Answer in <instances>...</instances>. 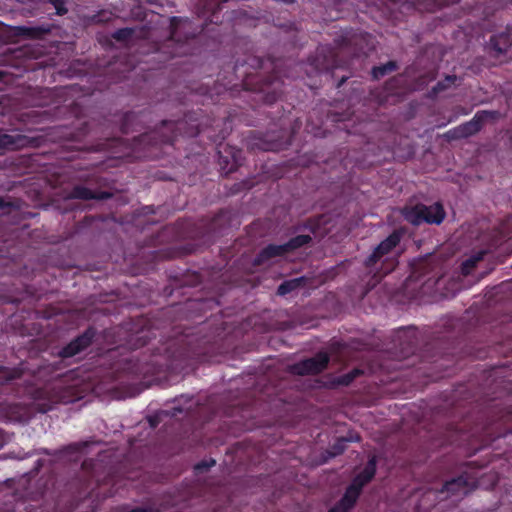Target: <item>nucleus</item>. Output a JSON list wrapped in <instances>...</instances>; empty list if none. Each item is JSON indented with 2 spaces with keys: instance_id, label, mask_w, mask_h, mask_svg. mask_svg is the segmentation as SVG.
<instances>
[{
  "instance_id": "54",
  "label": "nucleus",
  "mask_w": 512,
  "mask_h": 512,
  "mask_svg": "<svg viewBox=\"0 0 512 512\" xmlns=\"http://www.w3.org/2000/svg\"><path fill=\"white\" fill-rule=\"evenodd\" d=\"M7 206L8 204L5 202V200L2 197H0V209H3Z\"/></svg>"
},
{
  "instance_id": "38",
  "label": "nucleus",
  "mask_w": 512,
  "mask_h": 512,
  "mask_svg": "<svg viewBox=\"0 0 512 512\" xmlns=\"http://www.w3.org/2000/svg\"><path fill=\"white\" fill-rule=\"evenodd\" d=\"M228 414L233 417L239 415L241 419L246 418V416H251L249 410L243 407H234Z\"/></svg>"
},
{
  "instance_id": "39",
  "label": "nucleus",
  "mask_w": 512,
  "mask_h": 512,
  "mask_svg": "<svg viewBox=\"0 0 512 512\" xmlns=\"http://www.w3.org/2000/svg\"><path fill=\"white\" fill-rule=\"evenodd\" d=\"M254 183L252 181H243L241 183H238L235 185V189L233 190V193L240 192L241 190L245 189H251L253 187Z\"/></svg>"
},
{
  "instance_id": "58",
  "label": "nucleus",
  "mask_w": 512,
  "mask_h": 512,
  "mask_svg": "<svg viewBox=\"0 0 512 512\" xmlns=\"http://www.w3.org/2000/svg\"><path fill=\"white\" fill-rule=\"evenodd\" d=\"M145 209L148 210V212H153L152 207L150 206H146Z\"/></svg>"
},
{
  "instance_id": "27",
  "label": "nucleus",
  "mask_w": 512,
  "mask_h": 512,
  "mask_svg": "<svg viewBox=\"0 0 512 512\" xmlns=\"http://www.w3.org/2000/svg\"><path fill=\"white\" fill-rule=\"evenodd\" d=\"M312 241V237L310 235H297L289 239L288 242L284 243V248L286 249V253H290L296 249H299Z\"/></svg>"
},
{
  "instance_id": "16",
  "label": "nucleus",
  "mask_w": 512,
  "mask_h": 512,
  "mask_svg": "<svg viewBox=\"0 0 512 512\" xmlns=\"http://www.w3.org/2000/svg\"><path fill=\"white\" fill-rule=\"evenodd\" d=\"M394 341L402 357L414 354L417 349L415 331L410 328L399 329L394 336Z\"/></svg>"
},
{
  "instance_id": "19",
  "label": "nucleus",
  "mask_w": 512,
  "mask_h": 512,
  "mask_svg": "<svg viewBox=\"0 0 512 512\" xmlns=\"http://www.w3.org/2000/svg\"><path fill=\"white\" fill-rule=\"evenodd\" d=\"M286 249L284 248V244H268L264 248H262L259 253L255 256L253 260L254 266H261L268 263L270 260L285 256Z\"/></svg>"
},
{
  "instance_id": "30",
  "label": "nucleus",
  "mask_w": 512,
  "mask_h": 512,
  "mask_svg": "<svg viewBox=\"0 0 512 512\" xmlns=\"http://www.w3.org/2000/svg\"><path fill=\"white\" fill-rule=\"evenodd\" d=\"M456 80V75H447L443 80L438 81L432 88V94L437 95L438 93L449 89L455 84Z\"/></svg>"
},
{
  "instance_id": "51",
  "label": "nucleus",
  "mask_w": 512,
  "mask_h": 512,
  "mask_svg": "<svg viewBox=\"0 0 512 512\" xmlns=\"http://www.w3.org/2000/svg\"><path fill=\"white\" fill-rule=\"evenodd\" d=\"M347 78V76H342L336 87L340 88L346 82Z\"/></svg>"
},
{
  "instance_id": "60",
  "label": "nucleus",
  "mask_w": 512,
  "mask_h": 512,
  "mask_svg": "<svg viewBox=\"0 0 512 512\" xmlns=\"http://www.w3.org/2000/svg\"><path fill=\"white\" fill-rule=\"evenodd\" d=\"M176 21V17H173L172 19V25L174 26V22Z\"/></svg>"
},
{
  "instance_id": "10",
  "label": "nucleus",
  "mask_w": 512,
  "mask_h": 512,
  "mask_svg": "<svg viewBox=\"0 0 512 512\" xmlns=\"http://www.w3.org/2000/svg\"><path fill=\"white\" fill-rule=\"evenodd\" d=\"M217 154L220 170L225 175L233 173L242 164L243 151L234 146L219 143Z\"/></svg>"
},
{
  "instance_id": "5",
  "label": "nucleus",
  "mask_w": 512,
  "mask_h": 512,
  "mask_svg": "<svg viewBox=\"0 0 512 512\" xmlns=\"http://www.w3.org/2000/svg\"><path fill=\"white\" fill-rule=\"evenodd\" d=\"M279 121L281 129L278 133H275L274 131H269L265 134L254 132V141L250 144L251 148L274 152L288 148L291 145L292 136L295 133L296 126L299 127L300 124L298 125V122L296 121L292 131L288 132L286 129H283V126L285 125L284 120L280 118Z\"/></svg>"
},
{
  "instance_id": "31",
  "label": "nucleus",
  "mask_w": 512,
  "mask_h": 512,
  "mask_svg": "<svg viewBox=\"0 0 512 512\" xmlns=\"http://www.w3.org/2000/svg\"><path fill=\"white\" fill-rule=\"evenodd\" d=\"M20 372L16 369H8L0 365V380L1 383H7L20 377Z\"/></svg>"
},
{
  "instance_id": "17",
  "label": "nucleus",
  "mask_w": 512,
  "mask_h": 512,
  "mask_svg": "<svg viewBox=\"0 0 512 512\" xmlns=\"http://www.w3.org/2000/svg\"><path fill=\"white\" fill-rule=\"evenodd\" d=\"M475 487V482L470 481L467 475L462 474L459 475L458 477L446 481L440 492H446L447 494L452 496H464L467 495L472 490H474Z\"/></svg>"
},
{
  "instance_id": "25",
  "label": "nucleus",
  "mask_w": 512,
  "mask_h": 512,
  "mask_svg": "<svg viewBox=\"0 0 512 512\" xmlns=\"http://www.w3.org/2000/svg\"><path fill=\"white\" fill-rule=\"evenodd\" d=\"M361 493L360 490L350 484L345 489L343 496L338 502L341 503L342 506H345L346 509L351 510L356 505Z\"/></svg>"
},
{
  "instance_id": "43",
  "label": "nucleus",
  "mask_w": 512,
  "mask_h": 512,
  "mask_svg": "<svg viewBox=\"0 0 512 512\" xmlns=\"http://www.w3.org/2000/svg\"><path fill=\"white\" fill-rule=\"evenodd\" d=\"M349 509H346L345 506H342L341 503L337 502L333 507L329 509L328 512H349Z\"/></svg>"
},
{
  "instance_id": "40",
  "label": "nucleus",
  "mask_w": 512,
  "mask_h": 512,
  "mask_svg": "<svg viewBox=\"0 0 512 512\" xmlns=\"http://www.w3.org/2000/svg\"><path fill=\"white\" fill-rule=\"evenodd\" d=\"M85 446H87L86 443H72V444H69L67 447H65V451L71 452V453L79 452Z\"/></svg>"
},
{
  "instance_id": "7",
  "label": "nucleus",
  "mask_w": 512,
  "mask_h": 512,
  "mask_svg": "<svg viewBox=\"0 0 512 512\" xmlns=\"http://www.w3.org/2000/svg\"><path fill=\"white\" fill-rule=\"evenodd\" d=\"M404 215L406 220L413 225H420L424 222L439 225L443 222L446 213L443 205L437 202L430 206L417 204L407 209Z\"/></svg>"
},
{
  "instance_id": "24",
  "label": "nucleus",
  "mask_w": 512,
  "mask_h": 512,
  "mask_svg": "<svg viewBox=\"0 0 512 512\" xmlns=\"http://www.w3.org/2000/svg\"><path fill=\"white\" fill-rule=\"evenodd\" d=\"M486 254V250H479L464 260L461 264V273L464 276L470 275L477 264L484 259Z\"/></svg>"
},
{
  "instance_id": "9",
  "label": "nucleus",
  "mask_w": 512,
  "mask_h": 512,
  "mask_svg": "<svg viewBox=\"0 0 512 512\" xmlns=\"http://www.w3.org/2000/svg\"><path fill=\"white\" fill-rule=\"evenodd\" d=\"M308 62L316 72H328L342 67L338 51L331 45H319L315 54L308 58Z\"/></svg>"
},
{
  "instance_id": "21",
  "label": "nucleus",
  "mask_w": 512,
  "mask_h": 512,
  "mask_svg": "<svg viewBox=\"0 0 512 512\" xmlns=\"http://www.w3.org/2000/svg\"><path fill=\"white\" fill-rule=\"evenodd\" d=\"M144 117L143 112L128 111L121 118L120 130L123 134L137 131V125Z\"/></svg>"
},
{
  "instance_id": "22",
  "label": "nucleus",
  "mask_w": 512,
  "mask_h": 512,
  "mask_svg": "<svg viewBox=\"0 0 512 512\" xmlns=\"http://www.w3.org/2000/svg\"><path fill=\"white\" fill-rule=\"evenodd\" d=\"M51 29L47 26H17L15 32L17 36L28 39H41L49 34Z\"/></svg>"
},
{
  "instance_id": "8",
  "label": "nucleus",
  "mask_w": 512,
  "mask_h": 512,
  "mask_svg": "<svg viewBox=\"0 0 512 512\" xmlns=\"http://www.w3.org/2000/svg\"><path fill=\"white\" fill-rule=\"evenodd\" d=\"M500 113L494 110H480L477 111L474 117L447 132V137L450 139L468 138L477 134L487 121L497 120Z\"/></svg>"
},
{
  "instance_id": "6",
  "label": "nucleus",
  "mask_w": 512,
  "mask_h": 512,
  "mask_svg": "<svg viewBox=\"0 0 512 512\" xmlns=\"http://www.w3.org/2000/svg\"><path fill=\"white\" fill-rule=\"evenodd\" d=\"M492 408L488 423L484 427V434L489 441H495L512 433V407L494 403Z\"/></svg>"
},
{
  "instance_id": "45",
  "label": "nucleus",
  "mask_w": 512,
  "mask_h": 512,
  "mask_svg": "<svg viewBox=\"0 0 512 512\" xmlns=\"http://www.w3.org/2000/svg\"><path fill=\"white\" fill-rule=\"evenodd\" d=\"M152 372H154V370H153V369H151L150 367H146V368H138V367H137V368L134 370V373H135V374H138V375H140V374H144V375H145V374L152 373Z\"/></svg>"
},
{
  "instance_id": "26",
  "label": "nucleus",
  "mask_w": 512,
  "mask_h": 512,
  "mask_svg": "<svg viewBox=\"0 0 512 512\" xmlns=\"http://www.w3.org/2000/svg\"><path fill=\"white\" fill-rule=\"evenodd\" d=\"M354 441H360L359 436H349V437H340L338 438L327 450V453L329 454V457H336L338 455H341L346 450V443L347 442H354Z\"/></svg>"
},
{
  "instance_id": "50",
  "label": "nucleus",
  "mask_w": 512,
  "mask_h": 512,
  "mask_svg": "<svg viewBox=\"0 0 512 512\" xmlns=\"http://www.w3.org/2000/svg\"><path fill=\"white\" fill-rule=\"evenodd\" d=\"M4 444H5V437H4L3 431L0 429V449L4 446Z\"/></svg>"
},
{
  "instance_id": "55",
  "label": "nucleus",
  "mask_w": 512,
  "mask_h": 512,
  "mask_svg": "<svg viewBox=\"0 0 512 512\" xmlns=\"http://www.w3.org/2000/svg\"><path fill=\"white\" fill-rule=\"evenodd\" d=\"M173 410H174L173 415H176L177 413H182V411H183L182 408H177V407H174Z\"/></svg>"
},
{
  "instance_id": "56",
  "label": "nucleus",
  "mask_w": 512,
  "mask_h": 512,
  "mask_svg": "<svg viewBox=\"0 0 512 512\" xmlns=\"http://www.w3.org/2000/svg\"><path fill=\"white\" fill-rule=\"evenodd\" d=\"M234 69H235V72L236 73H239V70H240V65L238 62H236L235 66H234Z\"/></svg>"
},
{
  "instance_id": "1",
  "label": "nucleus",
  "mask_w": 512,
  "mask_h": 512,
  "mask_svg": "<svg viewBox=\"0 0 512 512\" xmlns=\"http://www.w3.org/2000/svg\"><path fill=\"white\" fill-rule=\"evenodd\" d=\"M207 132L212 141L224 140L227 132L221 130L219 134H212L203 121L199 120L198 112H189L179 120H162L160 125L147 131L134 139V146L140 156L156 159L160 157L163 146H173L178 136L196 137Z\"/></svg>"
},
{
  "instance_id": "18",
  "label": "nucleus",
  "mask_w": 512,
  "mask_h": 512,
  "mask_svg": "<svg viewBox=\"0 0 512 512\" xmlns=\"http://www.w3.org/2000/svg\"><path fill=\"white\" fill-rule=\"evenodd\" d=\"M377 462V456L371 455L363 470L352 479L350 484L362 492L363 488L374 479L377 472Z\"/></svg>"
},
{
  "instance_id": "4",
  "label": "nucleus",
  "mask_w": 512,
  "mask_h": 512,
  "mask_svg": "<svg viewBox=\"0 0 512 512\" xmlns=\"http://www.w3.org/2000/svg\"><path fill=\"white\" fill-rule=\"evenodd\" d=\"M197 340L196 336L185 334L171 341L166 348L169 358L167 368L181 371L190 365V361L200 360L204 351L196 345Z\"/></svg>"
},
{
  "instance_id": "53",
  "label": "nucleus",
  "mask_w": 512,
  "mask_h": 512,
  "mask_svg": "<svg viewBox=\"0 0 512 512\" xmlns=\"http://www.w3.org/2000/svg\"><path fill=\"white\" fill-rule=\"evenodd\" d=\"M39 454H45V455H53V453H51L48 449H41L39 452Z\"/></svg>"
},
{
  "instance_id": "52",
  "label": "nucleus",
  "mask_w": 512,
  "mask_h": 512,
  "mask_svg": "<svg viewBox=\"0 0 512 512\" xmlns=\"http://www.w3.org/2000/svg\"><path fill=\"white\" fill-rule=\"evenodd\" d=\"M313 221L312 220H308L307 221V224L305 225V228H309L312 232H314V227H313Z\"/></svg>"
},
{
  "instance_id": "29",
  "label": "nucleus",
  "mask_w": 512,
  "mask_h": 512,
  "mask_svg": "<svg viewBox=\"0 0 512 512\" xmlns=\"http://www.w3.org/2000/svg\"><path fill=\"white\" fill-rule=\"evenodd\" d=\"M124 144V140L119 137H113L106 139L104 142L99 143L92 147V151H108L110 148H116L122 146Z\"/></svg>"
},
{
  "instance_id": "37",
  "label": "nucleus",
  "mask_w": 512,
  "mask_h": 512,
  "mask_svg": "<svg viewBox=\"0 0 512 512\" xmlns=\"http://www.w3.org/2000/svg\"><path fill=\"white\" fill-rule=\"evenodd\" d=\"M49 3L54 6L57 15L63 16L67 14L68 9L64 0H49Z\"/></svg>"
},
{
  "instance_id": "12",
  "label": "nucleus",
  "mask_w": 512,
  "mask_h": 512,
  "mask_svg": "<svg viewBox=\"0 0 512 512\" xmlns=\"http://www.w3.org/2000/svg\"><path fill=\"white\" fill-rule=\"evenodd\" d=\"M329 364V356L319 352L314 357L304 359L292 366V372L297 375H316L324 371Z\"/></svg>"
},
{
  "instance_id": "47",
  "label": "nucleus",
  "mask_w": 512,
  "mask_h": 512,
  "mask_svg": "<svg viewBox=\"0 0 512 512\" xmlns=\"http://www.w3.org/2000/svg\"><path fill=\"white\" fill-rule=\"evenodd\" d=\"M127 512H152V509L146 507H135Z\"/></svg>"
},
{
  "instance_id": "44",
  "label": "nucleus",
  "mask_w": 512,
  "mask_h": 512,
  "mask_svg": "<svg viewBox=\"0 0 512 512\" xmlns=\"http://www.w3.org/2000/svg\"><path fill=\"white\" fill-rule=\"evenodd\" d=\"M148 422L152 428H156L161 422V420L158 415H153L148 418Z\"/></svg>"
},
{
  "instance_id": "33",
  "label": "nucleus",
  "mask_w": 512,
  "mask_h": 512,
  "mask_svg": "<svg viewBox=\"0 0 512 512\" xmlns=\"http://www.w3.org/2000/svg\"><path fill=\"white\" fill-rule=\"evenodd\" d=\"M133 34V30L131 28H120V29H117L113 34H112V37L116 40V41H119V42H124V41H127L128 39L131 38Z\"/></svg>"
},
{
  "instance_id": "15",
  "label": "nucleus",
  "mask_w": 512,
  "mask_h": 512,
  "mask_svg": "<svg viewBox=\"0 0 512 512\" xmlns=\"http://www.w3.org/2000/svg\"><path fill=\"white\" fill-rule=\"evenodd\" d=\"M511 47L512 30L509 28L492 35L487 46L489 54L496 58L505 55Z\"/></svg>"
},
{
  "instance_id": "20",
  "label": "nucleus",
  "mask_w": 512,
  "mask_h": 512,
  "mask_svg": "<svg viewBox=\"0 0 512 512\" xmlns=\"http://www.w3.org/2000/svg\"><path fill=\"white\" fill-rule=\"evenodd\" d=\"M110 197H111V194L109 192L93 191L90 188H87L82 185H76L70 191V198H72V199L101 200V199H108Z\"/></svg>"
},
{
  "instance_id": "42",
  "label": "nucleus",
  "mask_w": 512,
  "mask_h": 512,
  "mask_svg": "<svg viewBox=\"0 0 512 512\" xmlns=\"http://www.w3.org/2000/svg\"><path fill=\"white\" fill-rule=\"evenodd\" d=\"M259 424V421L245 420L243 423H241V430H252L255 426Z\"/></svg>"
},
{
  "instance_id": "11",
  "label": "nucleus",
  "mask_w": 512,
  "mask_h": 512,
  "mask_svg": "<svg viewBox=\"0 0 512 512\" xmlns=\"http://www.w3.org/2000/svg\"><path fill=\"white\" fill-rule=\"evenodd\" d=\"M435 259L432 256L420 258L411 265L409 279L413 281L429 282L431 280L437 283L440 279L439 272L435 271Z\"/></svg>"
},
{
  "instance_id": "32",
  "label": "nucleus",
  "mask_w": 512,
  "mask_h": 512,
  "mask_svg": "<svg viewBox=\"0 0 512 512\" xmlns=\"http://www.w3.org/2000/svg\"><path fill=\"white\" fill-rule=\"evenodd\" d=\"M358 374H359V370L354 369L351 372H348L346 374L339 376L336 380V383L341 386H348L353 382V380L356 378V376Z\"/></svg>"
},
{
  "instance_id": "13",
  "label": "nucleus",
  "mask_w": 512,
  "mask_h": 512,
  "mask_svg": "<svg viewBox=\"0 0 512 512\" xmlns=\"http://www.w3.org/2000/svg\"><path fill=\"white\" fill-rule=\"evenodd\" d=\"M5 490L0 491V512H33V508L27 505L17 491Z\"/></svg>"
},
{
  "instance_id": "2",
  "label": "nucleus",
  "mask_w": 512,
  "mask_h": 512,
  "mask_svg": "<svg viewBox=\"0 0 512 512\" xmlns=\"http://www.w3.org/2000/svg\"><path fill=\"white\" fill-rule=\"evenodd\" d=\"M250 67L256 70H262L265 67H271L272 73L263 75L259 72L244 73L242 86L244 92L248 94L250 100L256 104L262 102L266 105H272L283 94L284 82L277 71L278 64L270 57L261 58L249 56L245 61Z\"/></svg>"
},
{
  "instance_id": "23",
  "label": "nucleus",
  "mask_w": 512,
  "mask_h": 512,
  "mask_svg": "<svg viewBox=\"0 0 512 512\" xmlns=\"http://www.w3.org/2000/svg\"><path fill=\"white\" fill-rule=\"evenodd\" d=\"M304 277L292 278L289 280L283 281L277 288V295L286 296L291 292L303 287L305 285Z\"/></svg>"
},
{
  "instance_id": "59",
  "label": "nucleus",
  "mask_w": 512,
  "mask_h": 512,
  "mask_svg": "<svg viewBox=\"0 0 512 512\" xmlns=\"http://www.w3.org/2000/svg\"><path fill=\"white\" fill-rule=\"evenodd\" d=\"M3 77H4V73L2 71H0V80H2Z\"/></svg>"
},
{
  "instance_id": "41",
  "label": "nucleus",
  "mask_w": 512,
  "mask_h": 512,
  "mask_svg": "<svg viewBox=\"0 0 512 512\" xmlns=\"http://www.w3.org/2000/svg\"><path fill=\"white\" fill-rule=\"evenodd\" d=\"M203 305L204 303L198 300L188 299V301L186 302V306L189 309L202 310Z\"/></svg>"
},
{
  "instance_id": "46",
  "label": "nucleus",
  "mask_w": 512,
  "mask_h": 512,
  "mask_svg": "<svg viewBox=\"0 0 512 512\" xmlns=\"http://www.w3.org/2000/svg\"><path fill=\"white\" fill-rule=\"evenodd\" d=\"M200 283V276L197 273L192 275V280L189 283L191 286H196Z\"/></svg>"
},
{
  "instance_id": "35",
  "label": "nucleus",
  "mask_w": 512,
  "mask_h": 512,
  "mask_svg": "<svg viewBox=\"0 0 512 512\" xmlns=\"http://www.w3.org/2000/svg\"><path fill=\"white\" fill-rule=\"evenodd\" d=\"M15 145V140L12 135L0 133V149H11Z\"/></svg>"
},
{
  "instance_id": "48",
  "label": "nucleus",
  "mask_w": 512,
  "mask_h": 512,
  "mask_svg": "<svg viewBox=\"0 0 512 512\" xmlns=\"http://www.w3.org/2000/svg\"><path fill=\"white\" fill-rule=\"evenodd\" d=\"M88 133V125L85 123L82 125V127L79 129L80 136H85Z\"/></svg>"
},
{
  "instance_id": "49",
  "label": "nucleus",
  "mask_w": 512,
  "mask_h": 512,
  "mask_svg": "<svg viewBox=\"0 0 512 512\" xmlns=\"http://www.w3.org/2000/svg\"><path fill=\"white\" fill-rule=\"evenodd\" d=\"M170 40L171 41H179V39L177 38V29L174 27L172 28L171 33H170Z\"/></svg>"
},
{
  "instance_id": "3",
  "label": "nucleus",
  "mask_w": 512,
  "mask_h": 512,
  "mask_svg": "<svg viewBox=\"0 0 512 512\" xmlns=\"http://www.w3.org/2000/svg\"><path fill=\"white\" fill-rule=\"evenodd\" d=\"M405 231L395 229L384 240H382L365 259L364 266L371 273L374 272L375 282H379L398 265L397 255H392L394 249L400 244Z\"/></svg>"
},
{
  "instance_id": "57",
  "label": "nucleus",
  "mask_w": 512,
  "mask_h": 512,
  "mask_svg": "<svg viewBox=\"0 0 512 512\" xmlns=\"http://www.w3.org/2000/svg\"><path fill=\"white\" fill-rule=\"evenodd\" d=\"M434 79H435V74L433 73V74H431V75L427 78V81H432V80H434ZM424 82H426V80H425Z\"/></svg>"
},
{
  "instance_id": "36",
  "label": "nucleus",
  "mask_w": 512,
  "mask_h": 512,
  "mask_svg": "<svg viewBox=\"0 0 512 512\" xmlns=\"http://www.w3.org/2000/svg\"><path fill=\"white\" fill-rule=\"evenodd\" d=\"M215 460L213 459H210V460H203V461H200L199 463H197L195 466H194V470L196 473H203V472H206L208 471L212 466L215 465Z\"/></svg>"
},
{
  "instance_id": "28",
  "label": "nucleus",
  "mask_w": 512,
  "mask_h": 512,
  "mask_svg": "<svg viewBox=\"0 0 512 512\" xmlns=\"http://www.w3.org/2000/svg\"><path fill=\"white\" fill-rule=\"evenodd\" d=\"M397 68H398V65H397L396 61H392V60L388 61L387 63H385L383 65L373 67L372 77L374 79H380V78L384 77L385 75L396 71Z\"/></svg>"
},
{
  "instance_id": "14",
  "label": "nucleus",
  "mask_w": 512,
  "mask_h": 512,
  "mask_svg": "<svg viewBox=\"0 0 512 512\" xmlns=\"http://www.w3.org/2000/svg\"><path fill=\"white\" fill-rule=\"evenodd\" d=\"M94 338V332L91 329H87L84 333L74 338L70 341L66 346H64L60 352L59 356L61 358H71L86 348H88Z\"/></svg>"
},
{
  "instance_id": "34",
  "label": "nucleus",
  "mask_w": 512,
  "mask_h": 512,
  "mask_svg": "<svg viewBox=\"0 0 512 512\" xmlns=\"http://www.w3.org/2000/svg\"><path fill=\"white\" fill-rule=\"evenodd\" d=\"M227 1L228 0H205V6L208 11H211V16L214 17L215 14L221 10V5Z\"/></svg>"
}]
</instances>
